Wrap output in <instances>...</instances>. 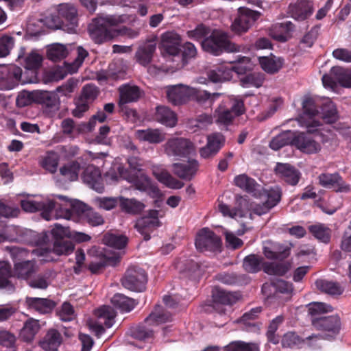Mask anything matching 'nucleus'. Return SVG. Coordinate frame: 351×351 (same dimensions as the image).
Listing matches in <instances>:
<instances>
[{
	"instance_id": "8",
	"label": "nucleus",
	"mask_w": 351,
	"mask_h": 351,
	"mask_svg": "<svg viewBox=\"0 0 351 351\" xmlns=\"http://www.w3.org/2000/svg\"><path fill=\"white\" fill-rule=\"evenodd\" d=\"M147 276L144 269L138 267H130L121 279L122 285L132 291L142 292L145 289Z\"/></svg>"
},
{
	"instance_id": "62",
	"label": "nucleus",
	"mask_w": 351,
	"mask_h": 351,
	"mask_svg": "<svg viewBox=\"0 0 351 351\" xmlns=\"http://www.w3.org/2000/svg\"><path fill=\"white\" fill-rule=\"evenodd\" d=\"M320 126V123L318 121H313L311 123H306V128L307 132L311 134H315V136L323 144L328 143L332 137L330 132L327 131L326 134H324L319 131L318 127Z\"/></svg>"
},
{
	"instance_id": "61",
	"label": "nucleus",
	"mask_w": 351,
	"mask_h": 351,
	"mask_svg": "<svg viewBox=\"0 0 351 351\" xmlns=\"http://www.w3.org/2000/svg\"><path fill=\"white\" fill-rule=\"evenodd\" d=\"M223 349L225 351H259L257 344L242 341H232L224 346Z\"/></svg>"
},
{
	"instance_id": "39",
	"label": "nucleus",
	"mask_w": 351,
	"mask_h": 351,
	"mask_svg": "<svg viewBox=\"0 0 351 351\" xmlns=\"http://www.w3.org/2000/svg\"><path fill=\"white\" fill-rule=\"evenodd\" d=\"M217 279L228 285H244L250 282V278L247 275L234 272L219 274L217 276Z\"/></svg>"
},
{
	"instance_id": "16",
	"label": "nucleus",
	"mask_w": 351,
	"mask_h": 351,
	"mask_svg": "<svg viewBox=\"0 0 351 351\" xmlns=\"http://www.w3.org/2000/svg\"><path fill=\"white\" fill-rule=\"evenodd\" d=\"M21 206L26 212L34 213L38 210L42 211V217L49 221L51 219L53 210L57 206V203L51 199L42 202L22 200L21 202Z\"/></svg>"
},
{
	"instance_id": "60",
	"label": "nucleus",
	"mask_w": 351,
	"mask_h": 351,
	"mask_svg": "<svg viewBox=\"0 0 351 351\" xmlns=\"http://www.w3.org/2000/svg\"><path fill=\"white\" fill-rule=\"evenodd\" d=\"M216 122L226 126L232 123L235 117L225 106L219 105L215 110Z\"/></svg>"
},
{
	"instance_id": "25",
	"label": "nucleus",
	"mask_w": 351,
	"mask_h": 351,
	"mask_svg": "<svg viewBox=\"0 0 351 351\" xmlns=\"http://www.w3.org/2000/svg\"><path fill=\"white\" fill-rule=\"evenodd\" d=\"M291 17L303 21L310 16L313 12V3L308 0H298L289 7Z\"/></svg>"
},
{
	"instance_id": "46",
	"label": "nucleus",
	"mask_w": 351,
	"mask_h": 351,
	"mask_svg": "<svg viewBox=\"0 0 351 351\" xmlns=\"http://www.w3.org/2000/svg\"><path fill=\"white\" fill-rule=\"evenodd\" d=\"M311 234L320 242L328 243L331 238V230L326 225L316 223L308 226Z\"/></svg>"
},
{
	"instance_id": "40",
	"label": "nucleus",
	"mask_w": 351,
	"mask_h": 351,
	"mask_svg": "<svg viewBox=\"0 0 351 351\" xmlns=\"http://www.w3.org/2000/svg\"><path fill=\"white\" fill-rule=\"evenodd\" d=\"M119 206L121 210L132 215L139 214L145 207L143 202L134 198L128 199L122 196H119Z\"/></svg>"
},
{
	"instance_id": "51",
	"label": "nucleus",
	"mask_w": 351,
	"mask_h": 351,
	"mask_svg": "<svg viewBox=\"0 0 351 351\" xmlns=\"http://www.w3.org/2000/svg\"><path fill=\"white\" fill-rule=\"evenodd\" d=\"M294 29L295 25L291 21L278 23L275 26L277 34L274 36L278 41L286 42L291 38Z\"/></svg>"
},
{
	"instance_id": "2",
	"label": "nucleus",
	"mask_w": 351,
	"mask_h": 351,
	"mask_svg": "<svg viewBox=\"0 0 351 351\" xmlns=\"http://www.w3.org/2000/svg\"><path fill=\"white\" fill-rule=\"evenodd\" d=\"M69 228L55 223L50 233L43 232L38 241L37 245L47 244L52 238L53 252L57 255H69L74 250V244L69 237Z\"/></svg>"
},
{
	"instance_id": "22",
	"label": "nucleus",
	"mask_w": 351,
	"mask_h": 351,
	"mask_svg": "<svg viewBox=\"0 0 351 351\" xmlns=\"http://www.w3.org/2000/svg\"><path fill=\"white\" fill-rule=\"evenodd\" d=\"M156 49V39L147 40L140 45L136 53V61L143 66H147L152 60L154 53Z\"/></svg>"
},
{
	"instance_id": "1",
	"label": "nucleus",
	"mask_w": 351,
	"mask_h": 351,
	"mask_svg": "<svg viewBox=\"0 0 351 351\" xmlns=\"http://www.w3.org/2000/svg\"><path fill=\"white\" fill-rule=\"evenodd\" d=\"M201 45L205 52L215 56L223 52L237 53L245 49L243 45L230 41L226 32L216 29L202 40Z\"/></svg>"
},
{
	"instance_id": "53",
	"label": "nucleus",
	"mask_w": 351,
	"mask_h": 351,
	"mask_svg": "<svg viewBox=\"0 0 351 351\" xmlns=\"http://www.w3.org/2000/svg\"><path fill=\"white\" fill-rule=\"evenodd\" d=\"M12 276L11 265L7 261H0V289L13 288L10 281Z\"/></svg>"
},
{
	"instance_id": "63",
	"label": "nucleus",
	"mask_w": 351,
	"mask_h": 351,
	"mask_svg": "<svg viewBox=\"0 0 351 351\" xmlns=\"http://www.w3.org/2000/svg\"><path fill=\"white\" fill-rule=\"evenodd\" d=\"M332 311L333 307L331 305L324 302H314L308 305V311L309 315H311V319L317 317V316L322 313H329Z\"/></svg>"
},
{
	"instance_id": "19",
	"label": "nucleus",
	"mask_w": 351,
	"mask_h": 351,
	"mask_svg": "<svg viewBox=\"0 0 351 351\" xmlns=\"http://www.w3.org/2000/svg\"><path fill=\"white\" fill-rule=\"evenodd\" d=\"M263 252L267 259L282 261L290 255L291 247L279 243L266 241Z\"/></svg>"
},
{
	"instance_id": "38",
	"label": "nucleus",
	"mask_w": 351,
	"mask_h": 351,
	"mask_svg": "<svg viewBox=\"0 0 351 351\" xmlns=\"http://www.w3.org/2000/svg\"><path fill=\"white\" fill-rule=\"evenodd\" d=\"M212 296L215 308L219 304L231 305L238 300L236 293L228 292L219 287L213 289Z\"/></svg>"
},
{
	"instance_id": "47",
	"label": "nucleus",
	"mask_w": 351,
	"mask_h": 351,
	"mask_svg": "<svg viewBox=\"0 0 351 351\" xmlns=\"http://www.w3.org/2000/svg\"><path fill=\"white\" fill-rule=\"evenodd\" d=\"M315 285L322 292L332 295H341L343 291V287L338 282L324 279L317 280Z\"/></svg>"
},
{
	"instance_id": "48",
	"label": "nucleus",
	"mask_w": 351,
	"mask_h": 351,
	"mask_svg": "<svg viewBox=\"0 0 351 351\" xmlns=\"http://www.w3.org/2000/svg\"><path fill=\"white\" fill-rule=\"evenodd\" d=\"M112 304L121 311L130 312L136 306L135 300L123 294L117 293L111 299Z\"/></svg>"
},
{
	"instance_id": "56",
	"label": "nucleus",
	"mask_w": 351,
	"mask_h": 351,
	"mask_svg": "<svg viewBox=\"0 0 351 351\" xmlns=\"http://www.w3.org/2000/svg\"><path fill=\"white\" fill-rule=\"evenodd\" d=\"M70 207L64 209L65 213L63 217L69 219L72 213H76L77 215H82L84 217L90 208L79 200L69 201Z\"/></svg>"
},
{
	"instance_id": "52",
	"label": "nucleus",
	"mask_w": 351,
	"mask_h": 351,
	"mask_svg": "<svg viewBox=\"0 0 351 351\" xmlns=\"http://www.w3.org/2000/svg\"><path fill=\"white\" fill-rule=\"evenodd\" d=\"M234 184L237 186L247 191V193H253L257 191L259 185L252 178L246 174H241L234 178Z\"/></svg>"
},
{
	"instance_id": "7",
	"label": "nucleus",
	"mask_w": 351,
	"mask_h": 351,
	"mask_svg": "<svg viewBox=\"0 0 351 351\" xmlns=\"http://www.w3.org/2000/svg\"><path fill=\"white\" fill-rule=\"evenodd\" d=\"M311 324L317 330L322 331L323 339L332 341L339 335L341 323L338 315L323 316L311 319Z\"/></svg>"
},
{
	"instance_id": "24",
	"label": "nucleus",
	"mask_w": 351,
	"mask_h": 351,
	"mask_svg": "<svg viewBox=\"0 0 351 351\" xmlns=\"http://www.w3.org/2000/svg\"><path fill=\"white\" fill-rule=\"evenodd\" d=\"M190 87L183 85L169 86L167 90V97L169 103L174 106H180L189 101Z\"/></svg>"
},
{
	"instance_id": "43",
	"label": "nucleus",
	"mask_w": 351,
	"mask_h": 351,
	"mask_svg": "<svg viewBox=\"0 0 351 351\" xmlns=\"http://www.w3.org/2000/svg\"><path fill=\"white\" fill-rule=\"evenodd\" d=\"M171 314L164 310L160 305H156L154 309L145 319L149 324H160L171 320Z\"/></svg>"
},
{
	"instance_id": "11",
	"label": "nucleus",
	"mask_w": 351,
	"mask_h": 351,
	"mask_svg": "<svg viewBox=\"0 0 351 351\" xmlns=\"http://www.w3.org/2000/svg\"><path fill=\"white\" fill-rule=\"evenodd\" d=\"M324 87L334 90L337 84L348 88H351V71L341 66H336L331 68L329 74L322 77Z\"/></svg>"
},
{
	"instance_id": "31",
	"label": "nucleus",
	"mask_w": 351,
	"mask_h": 351,
	"mask_svg": "<svg viewBox=\"0 0 351 351\" xmlns=\"http://www.w3.org/2000/svg\"><path fill=\"white\" fill-rule=\"evenodd\" d=\"M25 303L29 309L35 310L40 313H50L56 306V303L47 298L27 297Z\"/></svg>"
},
{
	"instance_id": "58",
	"label": "nucleus",
	"mask_w": 351,
	"mask_h": 351,
	"mask_svg": "<svg viewBox=\"0 0 351 351\" xmlns=\"http://www.w3.org/2000/svg\"><path fill=\"white\" fill-rule=\"evenodd\" d=\"M103 241L108 246L120 250L126 245L128 238L121 234L108 233L104 236Z\"/></svg>"
},
{
	"instance_id": "54",
	"label": "nucleus",
	"mask_w": 351,
	"mask_h": 351,
	"mask_svg": "<svg viewBox=\"0 0 351 351\" xmlns=\"http://www.w3.org/2000/svg\"><path fill=\"white\" fill-rule=\"evenodd\" d=\"M178 267L183 276L192 278L199 273V265L193 260L186 259L178 263Z\"/></svg>"
},
{
	"instance_id": "29",
	"label": "nucleus",
	"mask_w": 351,
	"mask_h": 351,
	"mask_svg": "<svg viewBox=\"0 0 351 351\" xmlns=\"http://www.w3.org/2000/svg\"><path fill=\"white\" fill-rule=\"evenodd\" d=\"M62 336L58 330L50 328L40 339L39 345L45 350L56 351L62 343Z\"/></svg>"
},
{
	"instance_id": "64",
	"label": "nucleus",
	"mask_w": 351,
	"mask_h": 351,
	"mask_svg": "<svg viewBox=\"0 0 351 351\" xmlns=\"http://www.w3.org/2000/svg\"><path fill=\"white\" fill-rule=\"evenodd\" d=\"M332 311L333 307L331 305L324 302H314L308 305V311L309 315H311V319L317 317V316L322 313H329Z\"/></svg>"
},
{
	"instance_id": "37",
	"label": "nucleus",
	"mask_w": 351,
	"mask_h": 351,
	"mask_svg": "<svg viewBox=\"0 0 351 351\" xmlns=\"http://www.w3.org/2000/svg\"><path fill=\"white\" fill-rule=\"evenodd\" d=\"M36 99L49 112H55L59 110L60 101L56 95L47 91L36 93Z\"/></svg>"
},
{
	"instance_id": "44",
	"label": "nucleus",
	"mask_w": 351,
	"mask_h": 351,
	"mask_svg": "<svg viewBox=\"0 0 351 351\" xmlns=\"http://www.w3.org/2000/svg\"><path fill=\"white\" fill-rule=\"evenodd\" d=\"M137 135L139 139L154 144L163 142L165 139V134L158 129L138 130Z\"/></svg>"
},
{
	"instance_id": "23",
	"label": "nucleus",
	"mask_w": 351,
	"mask_h": 351,
	"mask_svg": "<svg viewBox=\"0 0 351 351\" xmlns=\"http://www.w3.org/2000/svg\"><path fill=\"white\" fill-rule=\"evenodd\" d=\"M275 171L286 183L292 186L298 183L301 176L300 171L288 163H277Z\"/></svg>"
},
{
	"instance_id": "18",
	"label": "nucleus",
	"mask_w": 351,
	"mask_h": 351,
	"mask_svg": "<svg viewBox=\"0 0 351 351\" xmlns=\"http://www.w3.org/2000/svg\"><path fill=\"white\" fill-rule=\"evenodd\" d=\"M171 167L175 176L182 180L190 181L195 177L198 170L199 162L195 159H191L186 162L173 163Z\"/></svg>"
},
{
	"instance_id": "45",
	"label": "nucleus",
	"mask_w": 351,
	"mask_h": 351,
	"mask_svg": "<svg viewBox=\"0 0 351 351\" xmlns=\"http://www.w3.org/2000/svg\"><path fill=\"white\" fill-rule=\"evenodd\" d=\"M294 134L290 130L285 131L274 136L269 143V147L275 151L289 144L293 145Z\"/></svg>"
},
{
	"instance_id": "55",
	"label": "nucleus",
	"mask_w": 351,
	"mask_h": 351,
	"mask_svg": "<svg viewBox=\"0 0 351 351\" xmlns=\"http://www.w3.org/2000/svg\"><path fill=\"white\" fill-rule=\"evenodd\" d=\"M68 51L66 46L56 43L49 46L47 51V58L53 61H60L66 57Z\"/></svg>"
},
{
	"instance_id": "17",
	"label": "nucleus",
	"mask_w": 351,
	"mask_h": 351,
	"mask_svg": "<svg viewBox=\"0 0 351 351\" xmlns=\"http://www.w3.org/2000/svg\"><path fill=\"white\" fill-rule=\"evenodd\" d=\"M319 184L326 189H332L336 192H348L350 186L346 184L338 173H323L318 176Z\"/></svg>"
},
{
	"instance_id": "42",
	"label": "nucleus",
	"mask_w": 351,
	"mask_h": 351,
	"mask_svg": "<svg viewBox=\"0 0 351 351\" xmlns=\"http://www.w3.org/2000/svg\"><path fill=\"white\" fill-rule=\"evenodd\" d=\"M221 94L218 93H214L211 94L207 90H203L190 87L189 100H193L199 104H204L208 101L213 102Z\"/></svg>"
},
{
	"instance_id": "57",
	"label": "nucleus",
	"mask_w": 351,
	"mask_h": 351,
	"mask_svg": "<svg viewBox=\"0 0 351 351\" xmlns=\"http://www.w3.org/2000/svg\"><path fill=\"white\" fill-rule=\"evenodd\" d=\"M265 81V75L261 73H251L241 78L240 82L243 86L256 88L261 87Z\"/></svg>"
},
{
	"instance_id": "14",
	"label": "nucleus",
	"mask_w": 351,
	"mask_h": 351,
	"mask_svg": "<svg viewBox=\"0 0 351 351\" xmlns=\"http://www.w3.org/2000/svg\"><path fill=\"white\" fill-rule=\"evenodd\" d=\"M158 213L159 211L157 210H150L146 216L136 221L134 227L139 233L143 235L145 241L149 240L150 233L160 226Z\"/></svg>"
},
{
	"instance_id": "30",
	"label": "nucleus",
	"mask_w": 351,
	"mask_h": 351,
	"mask_svg": "<svg viewBox=\"0 0 351 351\" xmlns=\"http://www.w3.org/2000/svg\"><path fill=\"white\" fill-rule=\"evenodd\" d=\"M152 173L160 182L169 189H180L184 186V182L174 178L166 169L154 167Z\"/></svg>"
},
{
	"instance_id": "27",
	"label": "nucleus",
	"mask_w": 351,
	"mask_h": 351,
	"mask_svg": "<svg viewBox=\"0 0 351 351\" xmlns=\"http://www.w3.org/2000/svg\"><path fill=\"white\" fill-rule=\"evenodd\" d=\"M181 38L176 32H167L162 35L161 46L164 51L171 56H176L180 49Z\"/></svg>"
},
{
	"instance_id": "9",
	"label": "nucleus",
	"mask_w": 351,
	"mask_h": 351,
	"mask_svg": "<svg viewBox=\"0 0 351 351\" xmlns=\"http://www.w3.org/2000/svg\"><path fill=\"white\" fill-rule=\"evenodd\" d=\"M165 153L169 157L185 158L194 152L193 143L184 138L175 137L163 145Z\"/></svg>"
},
{
	"instance_id": "10",
	"label": "nucleus",
	"mask_w": 351,
	"mask_h": 351,
	"mask_svg": "<svg viewBox=\"0 0 351 351\" xmlns=\"http://www.w3.org/2000/svg\"><path fill=\"white\" fill-rule=\"evenodd\" d=\"M99 88L94 84H86L82 89L81 93L75 101V108L72 114L77 118H81L85 112L89 109V106L98 97Z\"/></svg>"
},
{
	"instance_id": "12",
	"label": "nucleus",
	"mask_w": 351,
	"mask_h": 351,
	"mask_svg": "<svg viewBox=\"0 0 351 351\" xmlns=\"http://www.w3.org/2000/svg\"><path fill=\"white\" fill-rule=\"evenodd\" d=\"M196 248L201 251L215 252L221 247V238L208 228H202L195 239Z\"/></svg>"
},
{
	"instance_id": "49",
	"label": "nucleus",
	"mask_w": 351,
	"mask_h": 351,
	"mask_svg": "<svg viewBox=\"0 0 351 351\" xmlns=\"http://www.w3.org/2000/svg\"><path fill=\"white\" fill-rule=\"evenodd\" d=\"M80 169V164L76 160H73L60 167V173L65 180L75 181L78 178Z\"/></svg>"
},
{
	"instance_id": "3",
	"label": "nucleus",
	"mask_w": 351,
	"mask_h": 351,
	"mask_svg": "<svg viewBox=\"0 0 351 351\" xmlns=\"http://www.w3.org/2000/svg\"><path fill=\"white\" fill-rule=\"evenodd\" d=\"M293 266L291 261L282 263H263V258L256 254L245 256L243 262V267L248 273H257L261 270L269 275L284 276Z\"/></svg>"
},
{
	"instance_id": "33",
	"label": "nucleus",
	"mask_w": 351,
	"mask_h": 351,
	"mask_svg": "<svg viewBox=\"0 0 351 351\" xmlns=\"http://www.w3.org/2000/svg\"><path fill=\"white\" fill-rule=\"evenodd\" d=\"M303 114L298 119L302 126L306 127V123H311L315 121L312 118L319 114V107L315 104L312 98H306L302 102Z\"/></svg>"
},
{
	"instance_id": "50",
	"label": "nucleus",
	"mask_w": 351,
	"mask_h": 351,
	"mask_svg": "<svg viewBox=\"0 0 351 351\" xmlns=\"http://www.w3.org/2000/svg\"><path fill=\"white\" fill-rule=\"evenodd\" d=\"M43 60V56L35 51L28 53L25 58V69L31 75V72L35 73L36 78V71L41 66Z\"/></svg>"
},
{
	"instance_id": "32",
	"label": "nucleus",
	"mask_w": 351,
	"mask_h": 351,
	"mask_svg": "<svg viewBox=\"0 0 351 351\" xmlns=\"http://www.w3.org/2000/svg\"><path fill=\"white\" fill-rule=\"evenodd\" d=\"M54 278V271L46 269L36 275L32 276L27 282L28 285L33 289L45 290L51 285Z\"/></svg>"
},
{
	"instance_id": "41",
	"label": "nucleus",
	"mask_w": 351,
	"mask_h": 351,
	"mask_svg": "<svg viewBox=\"0 0 351 351\" xmlns=\"http://www.w3.org/2000/svg\"><path fill=\"white\" fill-rule=\"evenodd\" d=\"M39 330L40 324L38 320L29 319L25 322L23 327L20 331V337L24 341L31 342Z\"/></svg>"
},
{
	"instance_id": "28",
	"label": "nucleus",
	"mask_w": 351,
	"mask_h": 351,
	"mask_svg": "<svg viewBox=\"0 0 351 351\" xmlns=\"http://www.w3.org/2000/svg\"><path fill=\"white\" fill-rule=\"evenodd\" d=\"M38 271V267L35 261H23L16 262L14 261V274L18 278L25 280L27 282Z\"/></svg>"
},
{
	"instance_id": "34",
	"label": "nucleus",
	"mask_w": 351,
	"mask_h": 351,
	"mask_svg": "<svg viewBox=\"0 0 351 351\" xmlns=\"http://www.w3.org/2000/svg\"><path fill=\"white\" fill-rule=\"evenodd\" d=\"M119 90V105L121 108H123V105L128 103L135 102L138 101L141 97V90L136 86H130L125 84L120 86Z\"/></svg>"
},
{
	"instance_id": "26",
	"label": "nucleus",
	"mask_w": 351,
	"mask_h": 351,
	"mask_svg": "<svg viewBox=\"0 0 351 351\" xmlns=\"http://www.w3.org/2000/svg\"><path fill=\"white\" fill-rule=\"evenodd\" d=\"M8 84L14 85L21 82V84L34 83L36 82L35 73L32 71L31 75L27 71L23 72L21 68L16 66H12L8 68Z\"/></svg>"
},
{
	"instance_id": "6",
	"label": "nucleus",
	"mask_w": 351,
	"mask_h": 351,
	"mask_svg": "<svg viewBox=\"0 0 351 351\" xmlns=\"http://www.w3.org/2000/svg\"><path fill=\"white\" fill-rule=\"evenodd\" d=\"M51 19L55 28H61L69 33L74 32L78 26L77 10L75 6L71 4L60 5L58 16H52Z\"/></svg>"
},
{
	"instance_id": "4",
	"label": "nucleus",
	"mask_w": 351,
	"mask_h": 351,
	"mask_svg": "<svg viewBox=\"0 0 351 351\" xmlns=\"http://www.w3.org/2000/svg\"><path fill=\"white\" fill-rule=\"evenodd\" d=\"M118 172L121 178L132 183L136 189L147 193L151 197H158L160 195L156 184L145 174L132 173L128 169L122 166L118 167Z\"/></svg>"
},
{
	"instance_id": "21",
	"label": "nucleus",
	"mask_w": 351,
	"mask_h": 351,
	"mask_svg": "<svg viewBox=\"0 0 351 351\" xmlns=\"http://www.w3.org/2000/svg\"><path fill=\"white\" fill-rule=\"evenodd\" d=\"M82 178L89 187L98 193L104 190L103 179L99 168L94 165H88L84 171Z\"/></svg>"
},
{
	"instance_id": "35",
	"label": "nucleus",
	"mask_w": 351,
	"mask_h": 351,
	"mask_svg": "<svg viewBox=\"0 0 351 351\" xmlns=\"http://www.w3.org/2000/svg\"><path fill=\"white\" fill-rule=\"evenodd\" d=\"M258 62L265 72L274 74L278 73L282 67L285 60L282 58L271 54L269 56L258 57Z\"/></svg>"
},
{
	"instance_id": "36",
	"label": "nucleus",
	"mask_w": 351,
	"mask_h": 351,
	"mask_svg": "<svg viewBox=\"0 0 351 351\" xmlns=\"http://www.w3.org/2000/svg\"><path fill=\"white\" fill-rule=\"evenodd\" d=\"M154 119L170 128L174 127L177 123V117L173 111L169 107L160 106L156 108Z\"/></svg>"
},
{
	"instance_id": "15",
	"label": "nucleus",
	"mask_w": 351,
	"mask_h": 351,
	"mask_svg": "<svg viewBox=\"0 0 351 351\" xmlns=\"http://www.w3.org/2000/svg\"><path fill=\"white\" fill-rule=\"evenodd\" d=\"M95 315L97 318V322L93 325L97 335H100L104 332L106 328H110L114 322L116 317V313L114 308L109 306H103L102 307L95 311Z\"/></svg>"
},
{
	"instance_id": "59",
	"label": "nucleus",
	"mask_w": 351,
	"mask_h": 351,
	"mask_svg": "<svg viewBox=\"0 0 351 351\" xmlns=\"http://www.w3.org/2000/svg\"><path fill=\"white\" fill-rule=\"evenodd\" d=\"M320 114L325 122L328 123H335L337 119V112L333 102L328 101L324 104L321 108Z\"/></svg>"
},
{
	"instance_id": "5",
	"label": "nucleus",
	"mask_w": 351,
	"mask_h": 351,
	"mask_svg": "<svg viewBox=\"0 0 351 351\" xmlns=\"http://www.w3.org/2000/svg\"><path fill=\"white\" fill-rule=\"evenodd\" d=\"M115 24L116 20L111 18L95 19L88 25L90 36L98 44L110 40L119 34L113 27Z\"/></svg>"
},
{
	"instance_id": "20",
	"label": "nucleus",
	"mask_w": 351,
	"mask_h": 351,
	"mask_svg": "<svg viewBox=\"0 0 351 351\" xmlns=\"http://www.w3.org/2000/svg\"><path fill=\"white\" fill-rule=\"evenodd\" d=\"M293 145L303 153L313 154L319 152L322 147L320 144L304 132L294 135Z\"/></svg>"
},
{
	"instance_id": "13",
	"label": "nucleus",
	"mask_w": 351,
	"mask_h": 351,
	"mask_svg": "<svg viewBox=\"0 0 351 351\" xmlns=\"http://www.w3.org/2000/svg\"><path fill=\"white\" fill-rule=\"evenodd\" d=\"M259 16L258 12L241 7L238 10V16L231 25L232 30L237 34L245 32Z\"/></svg>"
}]
</instances>
